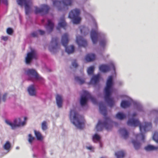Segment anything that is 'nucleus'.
<instances>
[{"instance_id": "31", "label": "nucleus", "mask_w": 158, "mask_h": 158, "mask_svg": "<svg viewBox=\"0 0 158 158\" xmlns=\"http://www.w3.org/2000/svg\"><path fill=\"white\" fill-rule=\"evenodd\" d=\"M61 4V2L60 1L55 0L53 2V4L54 6L57 7L58 8L59 10H61L60 7Z\"/></svg>"}, {"instance_id": "2", "label": "nucleus", "mask_w": 158, "mask_h": 158, "mask_svg": "<svg viewBox=\"0 0 158 158\" xmlns=\"http://www.w3.org/2000/svg\"><path fill=\"white\" fill-rule=\"evenodd\" d=\"M128 125L133 126L136 127L139 126L140 131V134H137L136 138H137L141 135L142 139H144V135L143 133L151 129L152 127V124L151 123L145 122L143 124H141L138 119H135L133 118L129 119L127 122Z\"/></svg>"}, {"instance_id": "38", "label": "nucleus", "mask_w": 158, "mask_h": 158, "mask_svg": "<svg viewBox=\"0 0 158 158\" xmlns=\"http://www.w3.org/2000/svg\"><path fill=\"white\" fill-rule=\"evenodd\" d=\"M94 67L93 66H91L88 68L87 70V72L89 74H93L94 71Z\"/></svg>"}, {"instance_id": "14", "label": "nucleus", "mask_w": 158, "mask_h": 158, "mask_svg": "<svg viewBox=\"0 0 158 158\" xmlns=\"http://www.w3.org/2000/svg\"><path fill=\"white\" fill-rule=\"evenodd\" d=\"M110 69H112L114 71L115 70V66L112 63H110L108 65L105 64L101 65L99 67L100 70L104 73L109 71Z\"/></svg>"}, {"instance_id": "17", "label": "nucleus", "mask_w": 158, "mask_h": 158, "mask_svg": "<svg viewBox=\"0 0 158 158\" xmlns=\"http://www.w3.org/2000/svg\"><path fill=\"white\" fill-rule=\"evenodd\" d=\"M66 26L67 24L65 21L64 16H63L60 19V22L58 24V26L57 27L56 29L58 30H59L60 27H62L64 29H65Z\"/></svg>"}, {"instance_id": "16", "label": "nucleus", "mask_w": 158, "mask_h": 158, "mask_svg": "<svg viewBox=\"0 0 158 158\" xmlns=\"http://www.w3.org/2000/svg\"><path fill=\"white\" fill-rule=\"evenodd\" d=\"M76 41L79 46L85 47L87 45V41L81 36L79 35L77 36Z\"/></svg>"}, {"instance_id": "24", "label": "nucleus", "mask_w": 158, "mask_h": 158, "mask_svg": "<svg viewBox=\"0 0 158 158\" xmlns=\"http://www.w3.org/2000/svg\"><path fill=\"white\" fill-rule=\"evenodd\" d=\"M132 142L135 149L137 150L140 148L141 144L137 139L135 140H133Z\"/></svg>"}, {"instance_id": "19", "label": "nucleus", "mask_w": 158, "mask_h": 158, "mask_svg": "<svg viewBox=\"0 0 158 158\" xmlns=\"http://www.w3.org/2000/svg\"><path fill=\"white\" fill-rule=\"evenodd\" d=\"M28 91L29 94L32 96L36 95V91L34 86L33 85H30L28 88Z\"/></svg>"}, {"instance_id": "13", "label": "nucleus", "mask_w": 158, "mask_h": 158, "mask_svg": "<svg viewBox=\"0 0 158 158\" xmlns=\"http://www.w3.org/2000/svg\"><path fill=\"white\" fill-rule=\"evenodd\" d=\"M37 57L36 51L32 50L31 52H28L25 58V61L27 64H29L33 59H36Z\"/></svg>"}, {"instance_id": "9", "label": "nucleus", "mask_w": 158, "mask_h": 158, "mask_svg": "<svg viewBox=\"0 0 158 158\" xmlns=\"http://www.w3.org/2000/svg\"><path fill=\"white\" fill-rule=\"evenodd\" d=\"M26 73L29 77V80L32 81H33L34 79L38 80H40L42 78L39 75L36 71L33 69H28L26 71Z\"/></svg>"}, {"instance_id": "40", "label": "nucleus", "mask_w": 158, "mask_h": 158, "mask_svg": "<svg viewBox=\"0 0 158 158\" xmlns=\"http://www.w3.org/2000/svg\"><path fill=\"white\" fill-rule=\"evenodd\" d=\"M106 41L105 39L102 40L100 42V45L101 46L104 47L106 44Z\"/></svg>"}, {"instance_id": "30", "label": "nucleus", "mask_w": 158, "mask_h": 158, "mask_svg": "<svg viewBox=\"0 0 158 158\" xmlns=\"http://www.w3.org/2000/svg\"><path fill=\"white\" fill-rule=\"evenodd\" d=\"M11 144L9 141H7L3 146L4 149L9 151L11 148Z\"/></svg>"}, {"instance_id": "1", "label": "nucleus", "mask_w": 158, "mask_h": 158, "mask_svg": "<svg viewBox=\"0 0 158 158\" xmlns=\"http://www.w3.org/2000/svg\"><path fill=\"white\" fill-rule=\"evenodd\" d=\"M99 109L100 113L105 117V121L102 122L100 120L98 121L96 126V129L97 131H102V127H104L106 129L108 130L112 128V121L108 117H106L107 110L106 106L104 105L103 102H100L99 104Z\"/></svg>"}, {"instance_id": "33", "label": "nucleus", "mask_w": 158, "mask_h": 158, "mask_svg": "<svg viewBox=\"0 0 158 158\" xmlns=\"http://www.w3.org/2000/svg\"><path fill=\"white\" fill-rule=\"evenodd\" d=\"M72 0H62L63 6H71L72 3Z\"/></svg>"}, {"instance_id": "44", "label": "nucleus", "mask_w": 158, "mask_h": 158, "mask_svg": "<svg viewBox=\"0 0 158 158\" xmlns=\"http://www.w3.org/2000/svg\"><path fill=\"white\" fill-rule=\"evenodd\" d=\"M37 32H39L41 35H44L45 33V31L40 30H38Z\"/></svg>"}, {"instance_id": "5", "label": "nucleus", "mask_w": 158, "mask_h": 158, "mask_svg": "<svg viewBox=\"0 0 158 158\" xmlns=\"http://www.w3.org/2000/svg\"><path fill=\"white\" fill-rule=\"evenodd\" d=\"M69 41V35L67 33L64 34L62 36L61 42L62 45L65 48V51L68 54L73 53L74 49V46L71 45L68 46L67 45Z\"/></svg>"}, {"instance_id": "6", "label": "nucleus", "mask_w": 158, "mask_h": 158, "mask_svg": "<svg viewBox=\"0 0 158 158\" xmlns=\"http://www.w3.org/2000/svg\"><path fill=\"white\" fill-rule=\"evenodd\" d=\"M84 96H82L80 100V102L81 106L85 105L88 99H90L94 104L97 103V100L95 98L92 96L91 94L86 91H84Z\"/></svg>"}, {"instance_id": "35", "label": "nucleus", "mask_w": 158, "mask_h": 158, "mask_svg": "<svg viewBox=\"0 0 158 158\" xmlns=\"http://www.w3.org/2000/svg\"><path fill=\"white\" fill-rule=\"evenodd\" d=\"M153 139L155 142L158 143V132L157 131H156L154 132L153 136Z\"/></svg>"}, {"instance_id": "43", "label": "nucleus", "mask_w": 158, "mask_h": 158, "mask_svg": "<svg viewBox=\"0 0 158 158\" xmlns=\"http://www.w3.org/2000/svg\"><path fill=\"white\" fill-rule=\"evenodd\" d=\"M31 35L33 37H37L38 36V33L37 32L35 31L32 32L31 34Z\"/></svg>"}, {"instance_id": "29", "label": "nucleus", "mask_w": 158, "mask_h": 158, "mask_svg": "<svg viewBox=\"0 0 158 158\" xmlns=\"http://www.w3.org/2000/svg\"><path fill=\"white\" fill-rule=\"evenodd\" d=\"M35 135L38 140H42L43 139V137L40 132L36 130L34 131Z\"/></svg>"}, {"instance_id": "10", "label": "nucleus", "mask_w": 158, "mask_h": 158, "mask_svg": "<svg viewBox=\"0 0 158 158\" xmlns=\"http://www.w3.org/2000/svg\"><path fill=\"white\" fill-rule=\"evenodd\" d=\"M17 2L19 5L21 6L24 5L26 14H29L30 11V6L32 4L31 0H17Z\"/></svg>"}, {"instance_id": "42", "label": "nucleus", "mask_w": 158, "mask_h": 158, "mask_svg": "<svg viewBox=\"0 0 158 158\" xmlns=\"http://www.w3.org/2000/svg\"><path fill=\"white\" fill-rule=\"evenodd\" d=\"M7 94L6 93H5L3 95L2 97V100L3 102H5L6 101Z\"/></svg>"}, {"instance_id": "39", "label": "nucleus", "mask_w": 158, "mask_h": 158, "mask_svg": "<svg viewBox=\"0 0 158 158\" xmlns=\"http://www.w3.org/2000/svg\"><path fill=\"white\" fill-rule=\"evenodd\" d=\"M13 31L11 28H8L6 30V32L7 34L9 35H11L12 34Z\"/></svg>"}, {"instance_id": "7", "label": "nucleus", "mask_w": 158, "mask_h": 158, "mask_svg": "<svg viewBox=\"0 0 158 158\" xmlns=\"http://www.w3.org/2000/svg\"><path fill=\"white\" fill-rule=\"evenodd\" d=\"M80 13V10L77 9L73 10L69 12L68 17L73 19V22L75 24L79 23L81 19L79 16Z\"/></svg>"}, {"instance_id": "52", "label": "nucleus", "mask_w": 158, "mask_h": 158, "mask_svg": "<svg viewBox=\"0 0 158 158\" xmlns=\"http://www.w3.org/2000/svg\"><path fill=\"white\" fill-rule=\"evenodd\" d=\"M101 158H103V157H101Z\"/></svg>"}, {"instance_id": "37", "label": "nucleus", "mask_w": 158, "mask_h": 158, "mask_svg": "<svg viewBox=\"0 0 158 158\" xmlns=\"http://www.w3.org/2000/svg\"><path fill=\"white\" fill-rule=\"evenodd\" d=\"M41 127L43 130L44 131L47 129V126L46 122L45 121H43L42 123Z\"/></svg>"}, {"instance_id": "45", "label": "nucleus", "mask_w": 158, "mask_h": 158, "mask_svg": "<svg viewBox=\"0 0 158 158\" xmlns=\"http://www.w3.org/2000/svg\"><path fill=\"white\" fill-rule=\"evenodd\" d=\"M2 39L4 41H6L8 39V37L7 36H3L2 37Z\"/></svg>"}, {"instance_id": "15", "label": "nucleus", "mask_w": 158, "mask_h": 158, "mask_svg": "<svg viewBox=\"0 0 158 158\" xmlns=\"http://www.w3.org/2000/svg\"><path fill=\"white\" fill-rule=\"evenodd\" d=\"M58 39L56 37L52 38L51 41V43L52 45L55 44L54 46H50L49 47V49L51 52H54L55 50H56L59 48V45L58 43Z\"/></svg>"}, {"instance_id": "21", "label": "nucleus", "mask_w": 158, "mask_h": 158, "mask_svg": "<svg viewBox=\"0 0 158 158\" xmlns=\"http://www.w3.org/2000/svg\"><path fill=\"white\" fill-rule=\"evenodd\" d=\"M100 77V75L99 74L93 76L90 80V83L94 85L96 84L99 81Z\"/></svg>"}, {"instance_id": "46", "label": "nucleus", "mask_w": 158, "mask_h": 158, "mask_svg": "<svg viewBox=\"0 0 158 158\" xmlns=\"http://www.w3.org/2000/svg\"><path fill=\"white\" fill-rule=\"evenodd\" d=\"M8 0H3V2L4 3L7 5H8Z\"/></svg>"}, {"instance_id": "47", "label": "nucleus", "mask_w": 158, "mask_h": 158, "mask_svg": "<svg viewBox=\"0 0 158 158\" xmlns=\"http://www.w3.org/2000/svg\"><path fill=\"white\" fill-rule=\"evenodd\" d=\"M86 148L88 149H89V150H91L92 149V146H89V147H86Z\"/></svg>"}, {"instance_id": "22", "label": "nucleus", "mask_w": 158, "mask_h": 158, "mask_svg": "<svg viewBox=\"0 0 158 158\" xmlns=\"http://www.w3.org/2000/svg\"><path fill=\"white\" fill-rule=\"evenodd\" d=\"M95 58V55L94 54L90 53L86 55L85 59L87 62H90L94 60Z\"/></svg>"}, {"instance_id": "41", "label": "nucleus", "mask_w": 158, "mask_h": 158, "mask_svg": "<svg viewBox=\"0 0 158 158\" xmlns=\"http://www.w3.org/2000/svg\"><path fill=\"white\" fill-rule=\"evenodd\" d=\"M72 66L75 68H77L78 66V64L76 60H74L72 63Z\"/></svg>"}, {"instance_id": "51", "label": "nucleus", "mask_w": 158, "mask_h": 158, "mask_svg": "<svg viewBox=\"0 0 158 158\" xmlns=\"http://www.w3.org/2000/svg\"><path fill=\"white\" fill-rule=\"evenodd\" d=\"M80 31H81V33H82V29H81L80 30Z\"/></svg>"}, {"instance_id": "34", "label": "nucleus", "mask_w": 158, "mask_h": 158, "mask_svg": "<svg viewBox=\"0 0 158 158\" xmlns=\"http://www.w3.org/2000/svg\"><path fill=\"white\" fill-rule=\"evenodd\" d=\"M100 139V137L97 134H94L92 137V140L94 143L99 141Z\"/></svg>"}, {"instance_id": "26", "label": "nucleus", "mask_w": 158, "mask_h": 158, "mask_svg": "<svg viewBox=\"0 0 158 158\" xmlns=\"http://www.w3.org/2000/svg\"><path fill=\"white\" fill-rule=\"evenodd\" d=\"M130 105V102L128 101H123L121 103V107L124 108L129 107Z\"/></svg>"}, {"instance_id": "50", "label": "nucleus", "mask_w": 158, "mask_h": 158, "mask_svg": "<svg viewBox=\"0 0 158 158\" xmlns=\"http://www.w3.org/2000/svg\"><path fill=\"white\" fill-rule=\"evenodd\" d=\"M44 19H43V20H42V23L44 22Z\"/></svg>"}, {"instance_id": "3", "label": "nucleus", "mask_w": 158, "mask_h": 158, "mask_svg": "<svg viewBox=\"0 0 158 158\" xmlns=\"http://www.w3.org/2000/svg\"><path fill=\"white\" fill-rule=\"evenodd\" d=\"M112 81L113 77L112 76H109L107 80L106 86L104 89L105 93V100L110 107L113 106L114 104L113 99L110 98V96L113 90Z\"/></svg>"}, {"instance_id": "20", "label": "nucleus", "mask_w": 158, "mask_h": 158, "mask_svg": "<svg viewBox=\"0 0 158 158\" xmlns=\"http://www.w3.org/2000/svg\"><path fill=\"white\" fill-rule=\"evenodd\" d=\"M56 100L57 104L59 108H60L62 105V98L61 95L57 94L56 96Z\"/></svg>"}, {"instance_id": "48", "label": "nucleus", "mask_w": 158, "mask_h": 158, "mask_svg": "<svg viewBox=\"0 0 158 158\" xmlns=\"http://www.w3.org/2000/svg\"><path fill=\"white\" fill-rule=\"evenodd\" d=\"M136 115V113H134L132 114V117H134Z\"/></svg>"}, {"instance_id": "25", "label": "nucleus", "mask_w": 158, "mask_h": 158, "mask_svg": "<svg viewBox=\"0 0 158 158\" xmlns=\"http://www.w3.org/2000/svg\"><path fill=\"white\" fill-rule=\"evenodd\" d=\"M125 154V152L123 151H120L115 153V155L117 158H123Z\"/></svg>"}, {"instance_id": "18", "label": "nucleus", "mask_w": 158, "mask_h": 158, "mask_svg": "<svg viewBox=\"0 0 158 158\" xmlns=\"http://www.w3.org/2000/svg\"><path fill=\"white\" fill-rule=\"evenodd\" d=\"M48 24L46 26V28L49 32H50L53 30L54 25L50 19L48 20Z\"/></svg>"}, {"instance_id": "11", "label": "nucleus", "mask_w": 158, "mask_h": 158, "mask_svg": "<svg viewBox=\"0 0 158 158\" xmlns=\"http://www.w3.org/2000/svg\"><path fill=\"white\" fill-rule=\"evenodd\" d=\"M35 14L40 13L42 15L47 14L50 9L49 6L45 5H42L40 8L37 7H35Z\"/></svg>"}, {"instance_id": "8", "label": "nucleus", "mask_w": 158, "mask_h": 158, "mask_svg": "<svg viewBox=\"0 0 158 158\" xmlns=\"http://www.w3.org/2000/svg\"><path fill=\"white\" fill-rule=\"evenodd\" d=\"M5 122L7 124L10 126L12 129H14L17 127L23 126L26 124L25 121L22 122L20 118L15 119L13 123L8 120H6Z\"/></svg>"}, {"instance_id": "4", "label": "nucleus", "mask_w": 158, "mask_h": 158, "mask_svg": "<svg viewBox=\"0 0 158 158\" xmlns=\"http://www.w3.org/2000/svg\"><path fill=\"white\" fill-rule=\"evenodd\" d=\"M69 118L72 123L78 128L82 129L84 125L83 117L76 111L75 109L70 111Z\"/></svg>"}, {"instance_id": "49", "label": "nucleus", "mask_w": 158, "mask_h": 158, "mask_svg": "<svg viewBox=\"0 0 158 158\" xmlns=\"http://www.w3.org/2000/svg\"><path fill=\"white\" fill-rule=\"evenodd\" d=\"M27 118L26 117H24V121H25L26 122V121L27 120Z\"/></svg>"}, {"instance_id": "28", "label": "nucleus", "mask_w": 158, "mask_h": 158, "mask_svg": "<svg viewBox=\"0 0 158 158\" xmlns=\"http://www.w3.org/2000/svg\"><path fill=\"white\" fill-rule=\"evenodd\" d=\"M119 131L123 134V136L124 139H126L128 137V133L125 128L121 129L119 130Z\"/></svg>"}, {"instance_id": "27", "label": "nucleus", "mask_w": 158, "mask_h": 158, "mask_svg": "<svg viewBox=\"0 0 158 158\" xmlns=\"http://www.w3.org/2000/svg\"><path fill=\"white\" fill-rule=\"evenodd\" d=\"M75 80L80 85L84 83L85 81V79L83 77H75Z\"/></svg>"}, {"instance_id": "32", "label": "nucleus", "mask_w": 158, "mask_h": 158, "mask_svg": "<svg viewBox=\"0 0 158 158\" xmlns=\"http://www.w3.org/2000/svg\"><path fill=\"white\" fill-rule=\"evenodd\" d=\"M116 117L118 119L123 120L126 118V116L123 113L119 112L116 114Z\"/></svg>"}, {"instance_id": "36", "label": "nucleus", "mask_w": 158, "mask_h": 158, "mask_svg": "<svg viewBox=\"0 0 158 158\" xmlns=\"http://www.w3.org/2000/svg\"><path fill=\"white\" fill-rule=\"evenodd\" d=\"M28 141L31 144L33 141L35 139V138L32 136L31 134H29L28 135Z\"/></svg>"}, {"instance_id": "12", "label": "nucleus", "mask_w": 158, "mask_h": 158, "mask_svg": "<svg viewBox=\"0 0 158 158\" xmlns=\"http://www.w3.org/2000/svg\"><path fill=\"white\" fill-rule=\"evenodd\" d=\"M95 30H92L90 34V37L93 43L94 44H96L98 40V38L100 35V34L98 33L97 30V26L96 23H94Z\"/></svg>"}, {"instance_id": "23", "label": "nucleus", "mask_w": 158, "mask_h": 158, "mask_svg": "<svg viewBox=\"0 0 158 158\" xmlns=\"http://www.w3.org/2000/svg\"><path fill=\"white\" fill-rule=\"evenodd\" d=\"M145 149L148 151H151L157 150L158 149V146L155 147L154 146L148 145L144 148Z\"/></svg>"}]
</instances>
